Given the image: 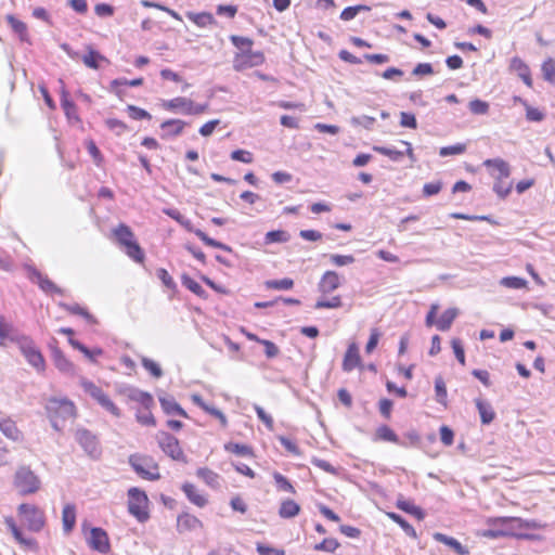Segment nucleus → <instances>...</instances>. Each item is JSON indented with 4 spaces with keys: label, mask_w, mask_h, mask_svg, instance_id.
<instances>
[{
    "label": "nucleus",
    "mask_w": 555,
    "mask_h": 555,
    "mask_svg": "<svg viewBox=\"0 0 555 555\" xmlns=\"http://www.w3.org/2000/svg\"><path fill=\"white\" fill-rule=\"evenodd\" d=\"M111 240L124 250L134 262H139V243L134 238L131 229L120 223L113 229Z\"/></svg>",
    "instance_id": "1"
},
{
    "label": "nucleus",
    "mask_w": 555,
    "mask_h": 555,
    "mask_svg": "<svg viewBox=\"0 0 555 555\" xmlns=\"http://www.w3.org/2000/svg\"><path fill=\"white\" fill-rule=\"evenodd\" d=\"M13 485L20 494L27 495L37 492L41 481L28 466H21L15 472Z\"/></svg>",
    "instance_id": "2"
},
{
    "label": "nucleus",
    "mask_w": 555,
    "mask_h": 555,
    "mask_svg": "<svg viewBox=\"0 0 555 555\" xmlns=\"http://www.w3.org/2000/svg\"><path fill=\"white\" fill-rule=\"evenodd\" d=\"M18 345L27 362L35 367L37 372H43L46 370V361L34 341L26 336H22Z\"/></svg>",
    "instance_id": "3"
},
{
    "label": "nucleus",
    "mask_w": 555,
    "mask_h": 555,
    "mask_svg": "<svg viewBox=\"0 0 555 555\" xmlns=\"http://www.w3.org/2000/svg\"><path fill=\"white\" fill-rule=\"evenodd\" d=\"M80 385L83 388V390L88 395H90L103 409H105L115 416L119 415L118 408L99 386L86 379L85 377L80 378Z\"/></svg>",
    "instance_id": "4"
},
{
    "label": "nucleus",
    "mask_w": 555,
    "mask_h": 555,
    "mask_svg": "<svg viewBox=\"0 0 555 555\" xmlns=\"http://www.w3.org/2000/svg\"><path fill=\"white\" fill-rule=\"evenodd\" d=\"M156 440L159 448L172 460L185 462V455L175 436L166 431H159L156 435Z\"/></svg>",
    "instance_id": "5"
},
{
    "label": "nucleus",
    "mask_w": 555,
    "mask_h": 555,
    "mask_svg": "<svg viewBox=\"0 0 555 555\" xmlns=\"http://www.w3.org/2000/svg\"><path fill=\"white\" fill-rule=\"evenodd\" d=\"M50 418L68 420L75 415V405L67 399L51 398L46 405Z\"/></svg>",
    "instance_id": "6"
},
{
    "label": "nucleus",
    "mask_w": 555,
    "mask_h": 555,
    "mask_svg": "<svg viewBox=\"0 0 555 555\" xmlns=\"http://www.w3.org/2000/svg\"><path fill=\"white\" fill-rule=\"evenodd\" d=\"M18 513L27 524L28 529L35 532L40 531L44 526L43 513L30 504H21L18 506Z\"/></svg>",
    "instance_id": "7"
},
{
    "label": "nucleus",
    "mask_w": 555,
    "mask_h": 555,
    "mask_svg": "<svg viewBox=\"0 0 555 555\" xmlns=\"http://www.w3.org/2000/svg\"><path fill=\"white\" fill-rule=\"evenodd\" d=\"M87 543L90 548L101 554H107L111 550L108 535L106 531L100 527L91 528Z\"/></svg>",
    "instance_id": "8"
},
{
    "label": "nucleus",
    "mask_w": 555,
    "mask_h": 555,
    "mask_svg": "<svg viewBox=\"0 0 555 555\" xmlns=\"http://www.w3.org/2000/svg\"><path fill=\"white\" fill-rule=\"evenodd\" d=\"M76 440L82 449L92 457L100 454L99 443L96 437L87 429H78L76 431Z\"/></svg>",
    "instance_id": "9"
},
{
    "label": "nucleus",
    "mask_w": 555,
    "mask_h": 555,
    "mask_svg": "<svg viewBox=\"0 0 555 555\" xmlns=\"http://www.w3.org/2000/svg\"><path fill=\"white\" fill-rule=\"evenodd\" d=\"M27 271L29 273V279L33 282H36L43 292L49 294H63V291L59 286H56L48 276L43 275L36 268L28 266Z\"/></svg>",
    "instance_id": "10"
},
{
    "label": "nucleus",
    "mask_w": 555,
    "mask_h": 555,
    "mask_svg": "<svg viewBox=\"0 0 555 555\" xmlns=\"http://www.w3.org/2000/svg\"><path fill=\"white\" fill-rule=\"evenodd\" d=\"M401 143L406 147L405 151H398L392 147L378 146V145L373 146V150L382 155L389 157L393 162H400L405 154L410 157V159L412 162H414L415 158H414L413 149H412L411 143H409L406 141H402Z\"/></svg>",
    "instance_id": "11"
},
{
    "label": "nucleus",
    "mask_w": 555,
    "mask_h": 555,
    "mask_svg": "<svg viewBox=\"0 0 555 555\" xmlns=\"http://www.w3.org/2000/svg\"><path fill=\"white\" fill-rule=\"evenodd\" d=\"M51 358L57 370L67 375H75V365L66 358L64 352L57 347H51Z\"/></svg>",
    "instance_id": "12"
},
{
    "label": "nucleus",
    "mask_w": 555,
    "mask_h": 555,
    "mask_svg": "<svg viewBox=\"0 0 555 555\" xmlns=\"http://www.w3.org/2000/svg\"><path fill=\"white\" fill-rule=\"evenodd\" d=\"M4 524L7 525V528L11 531V533L13 534L14 539L21 544L23 545L24 547L26 548H29V550H35L37 548V542L35 539L33 538H26L24 537L23 534V531L21 530V528L17 527V525L15 524L14 519L12 517H5L4 519Z\"/></svg>",
    "instance_id": "13"
},
{
    "label": "nucleus",
    "mask_w": 555,
    "mask_h": 555,
    "mask_svg": "<svg viewBox=\"0 0 555 555\" xmlns=\"http://www.w3.org/2000/svg\"><path fill=\"white\" fill-rule=\"evenodd\" d=\"M131 87H139V78H134L132 80L115 79L111 82L109 91L115 93L121 101H126L128 90Z\"/></svg>",
    "instance_id": "14"
},
{
    "label": "nucleus",
    "mask_w": 555,
    "mask_h": 555,
    "mask_svg": "<svg viewBox=\"0 0 555 555\" xmlns=\"http://www.w3.org/2000/svg\"><path fill=\"white\" fill-rule=\"evenodd\" d=\"M230 40L233 43V46L241 51V54L236 55L235 64H234L235 69L240 70L241 65H238V60L242 56H245L247 53H250L254 42L250 38L242 37V36H237V35H231Z\"/></svg>",
    "instance_id": "15"
},
{
    "label": "nucleus",
    "mask_w": 555,
    "mask_h": 555,
    "mask_svg": "<svg viewBox=\"0 0 555 555\" xmlns=\"http://www.w3.org/2000/svg\"><path fill=\"white\" fill-rule=\"evenodd\" d=\"M159 403L167 415H179L182 417H189L188 413L171 396H160Z\"/></svg>",
    "instance_id": "16"
},
{
    "label": "nucleus",
    "mask_w": 555,
    "mask_h": 555,
    "mask_svg": "<svg viewBox=\"0 0 555 555\" xmlns=\"http://www.w3.org/2000/svg\"><path fill=\"white\" fill-rule=\"evenodd\" d=\"M361 363V358L359 354V348L356 343H352L348 346V349L345 353L343 361V370L345 372H351L353 369L359 366Z\"/></svg>",
    "instance_id": "17"
},
{
    "label": "nucleus",
    "mask_w": 555,
    "mask_h": 555,
    "mask_svg": "<svg viewBox=\"0 0 555 555\" xmlns=\"http://www.w3.org/2000/svg\"><path fill=\"white\" fill-rule=\"evenodd\" d=\"M339 285V275L335 271H326L319 283V291L323 294H328L337 289Z\"/></svg>",
    "instance_id": "18"
},
{
    "label": "nucleus",
    "mask_w": 555,
    "mask_h": 555,
    "mask_svg": "<svg viewBox=\"0 0 555 555\" xmlns=\"http://www.w3.org/2000/svg\"><path fill=\"white\" fill-rule=\"evenodd\" d=\"M61 106L65 113V116L69 121H80V118L77 114V106L76 104L69 99L68 91L62 87L61 90Z\"/></svg>",
    "instance_id": "19"
},
{
    "label": "nucleus",
    "mask_w": 555,
    "mask_h": 555,
    "mask_svg": "<svg viewBox=\"0 0 555 555\" xmlns=\"http://www.w3.org/2000/svg\"><path fill=\"white\" fill-rule=\"evenodd\" d=\"M202 526V521L197 517L186 513L180 515L177 519V529L179 532L196 530Z\"/></svg>",
    "instance_id": "20"
},
{
    "label": "nucleus",
    "mask_w": 555,
    "mask_h": 555,
    "mask_svg": "<svg viewBox=\"0 0 555 555\" xmlns=\"http://www.w3.org/2000/svg\"><path fill=\"white\" fill-rule=\"evenodd\" d=\"M434 539L437 542L443 543L451 547L457 555H469L468 548L463 546L456 539L452 537L436 532L434 533Z\"/></svg>",
    "instance_id": "21"
},
{
    "label": "nucleus",
    "mask_w": 555,
    "mask_h": 555,
    "mask_svg": "<svg viewBox=\"0 0 555 555\" xmlns=\"http://www.w3.org/2000/svg\"><path fill=\"white\" fill-rule=\"evenodd\" d=\"M476 408L480 415V421L483 425H489L495 418V412L491 405V403L483 401L481 399L475 400Z\"/></svg>",
    "instance_id": "22"
},
{
    "label": "nucleus",
    "mask_w": 555,
    "mask_h": 555,
    "mask_svg": "<svg viewBox=\"0 0 555 555\" xmlns=\"http://www.w3.org/2000/svg\"><path fill=\"white\" fill-rule=\"evenodd\" d=\"M185 126L186 122L180 119H168L160 125V128L164 131V137H175L179 135Z\"/></svg>",
    "instance_id": "23"
},
{
    "label": "nucleus",
    "mask_w": 555,
    "mask_h": 555,
    "mask_svg": "<svg viewBox=\"0 0 555 555\" xmlns=\"http://www.w3.org/2000/svg\"><path fill=\"white\" fill-rule=\"evenodd\" d=\"M0 430L7 438L13 441H17L21 437V431L15 422L10 417L0 420Z\"/></svg>",
    "instance_id": "24"
},
{
    "label": "nucleus",
    "mask_w": 555,
    "mask_h": 555,
    "mask_svg": "<svg viewBox=\"0 0 555 555\" xmlns=\"http://www.w3.org/2000/svg\"><path fill=\"white\" fill-rule=\"evenodd\" d=\"M63 529L69 533L76 524V507L74 504H66L62 512Z\"/></svg>",
    "instance_id": "25"
},
{
    "label": "nucleus",
    "mask_w": 555,
    "mask_h": 555,
    "mask_svg": "<svg viewBox=\"0 0 555 555\" xmlns=\"http://www.w3.org/2000/svg\"><path fill=\"white\" fill-rule=\"evenodd\" d=\"M511 68L518 74V76L528 87L532 86L529 67L519 57L512 59Z\"/></svg>",
    "instance_id": "26"
},
{
    "label": "nucleus",
    "mask_w": 555,
    "mask_h": 555,
    "mask_svg": "<svg viewBox=\"0 0 555 555\" xmlns=\"http://www.w3.org/2000/svg\"><path fill=\"white\" fill-rule=\"evenodd\" d=\"M182 490L185 493L186 498L190 500V502H192L196 506L203 507L206 505V498L197 491L194 485L185 482L182 486Z\"/></svg>",
    "instance_id": "27"
},
{
    "label": "nucleus",
    "mask_w": 555,
    "mask_h": 555,
    "mask_svg": "<svg viewBox=\"0 0 555 555\" xmlns=\"http://www.w3.org/2000/svg\"><path fill=\"white\" fill-rule=\"evenodd\" d=\"M459 314V310L456 308H450V309H447L441 315L440 318L437 320L436 322V326L439 331L441 332H446L448 331L453 321L455 320V318L457 317Z\"/></svg>",
    "instance_id": "28"
},
{
    "label": "nucleus",
    "mask_w": 555,
    "mask_h": 555,
    "mask_svg": "<svg viewBox=\"0 0 555 555\" xmlns=\"http://www.w3.org/2000/svg\"><path fill=\"white\" fill-rule=\"evenodd\" d=\"M7 21L14 30V33L18 35L21 41L29 42L27 25L24 22L15 18L11 14L7 15Z\"/></svg>",
    "instance_id": "29"
},
{
    "label": "nucleus",
    "mask_w": 555,
    "mask_h": 555,
    "mask_svg": "<svg viewBox=\"0 0 555 555\" xmlns=\"http://www.w3.org/2000/svg\"><path fill=\"white\" fill-rule=\"evenodd\" d=\"M300 512V506L293 500H284L281 503L279 515L282 518L289 519L297 516Z\"/></svg>",
    "instance_id": "30"
},
{
    "label": "nucleus",
    "mask_w": 555,
    "mask_h": 555,
    "mask_svg": "<svg viewBox=\"0 0 555 555\" xmlns=\"http://www.w3.org/2000/svg\"><path fill=\"white\" fill-rule=\"evenodd\" d=\"M0 338L17 341L18 344L21 340L17 331L11 323H8L2 315H0Z\"/></svg>",
    "instance_id": "31"
},
{
    "label": "nucleus",
    "mask_w": 555,
    "mask_h": 555,
    "mask_svg": "<svg viewBox=\"0 0 555 555\" xmlns=\"http://www.w3.org/2000/svg\"><path fill=\"white\" fill-rule=\"evenodd\" d=\"M186 16L198 27H207L209 25L216 24L215 17L212 16L211 13H208V12H201V13L188 12Z\"/></svg>",
    "instance_id": "32"
},
{
    "label": "nucleus",
    "mask_w": 555,
    "mask_h": 555,
    "mask_svg": "<svg viewBox=\"0 0 555 555\" xmlns=\"http://www.w3.org/2000/svg\"><path fill=\"white\" fill-rule=\"evenodd\" d=\"M483 165L488 168H495L499 171L498 178H508L511 175L509 165L501 158L487 159L483 162Z\"/></svg>",
    "instance_id": "33"
},
{
    "label": "nucleus",
    "mask_w": 555,
    "mask_h": 555,
    "mask_svg": "<svg viewBox=\"0 0 555 555\" xmlns=\"http://www.w3.org/2000/svg\"><path fill=\"white\" fill-rule=\"evenodd\" d=\"M191 105V100L186 98H175L172 100L166 101L164 103V107L169 111H180L181 113H188L189 106Z\"/></svg>",
    "instance_id": "34"
},
{
    "label": "nucleus",
    "mask_w": 555,
    "mask_h": 555,
    "mask_svg": "<svg viewBox=\"0 0 555 555\" xmlns=\"http://www.w3.org/2000/svg\"><path fill=\"white\" fill-rule=\"evenodd\" d=\"M397 507L408 514L415 516L418 520L424 519V511L406 500H398Z\"/></svg>",
    "instance_id": "35"
},
{
    "label": "nucleus",
    "mask_w": 555,
    "mask_h": 555,
    "mask_svg": "<svg viewBox=\"0 0 555 555\" xmlns=\"http://www.w3.org/2000/svg\"><path fill=\"white\" fill-rule=\"evenodd\" d=\"M291 240V235L288 232L284 230H272L266 233L264 243H286Z\"/></svg>",
    "instance_id": "36"
},
{
    "label": "nucleus",
    "mask_w": 555,
    "mask_h": 555,
    "mask_svg": "<svg viewBox=\"0 0 555 555\" xmlns=\"http://www.w3.org/2000/svg\"><path fill=\"white\" fill-rule=\"evenodd\" d=\"M195 235L204 243L206 244L207 246H210V247H214V248H220V249H223L225 251H232V248L219 241H216L211 237H209L205 232H203L202 230L199 229H196L194 231Z\"/></svg>",
    "instance_id": "37"
},
{
    "label": "nucleus",
    "mask_w": 555,
    "mask_h": 555,
    "mask_svg": "<svg viewBox=\"0 0 555 555\" xmlns=\"http://www.w3.org/2000/svg\"><path fill=\"white\" fill-rule=\"evenodd\" d=\"M166 215L176 220L179 224H181L185 230L190 232H194L193 224L190 219L184 217L178 209L169 208L165 210Z\"/></svg>",
    "instance_id": "38"
},
{
    "label": "nucleus",
    "mask_w": 555,
    "mask_h": 555,
    "mask_svg": "<svg viewBox=\"0 0 555 555\" xmlns=\"http://www.w3.org/2000/svg\"><path fill=\"white\" fill-rule=\"evenodd\" d=\"M141 365L153 376L154 378H160L164 375L160 365L152 359L141 357Z\"/></svg>",
    "instance_id": "39"
},
{
    "label": "nucleus",
    "mask_w": 555,
    "mask_h": 555,
    "mask_svg": "<svg viewBox=\"0 0 555 555\" xmlns=\"http://www.w3.org/2000/svg\"><path fill=\"white\" fill-rule=\"evenodd\" d=\"M376 437L380 440L399 443L401 446H405L404 443L399 441L398 436L395 434V431L388 427L387 425H383L377 428L376 430Z\"/></svg>",
    "instance_id": "40"
},
{
    "label": "nucleus",
    "mask_w": 555,
    "mask_h": 555,
    "mask_svg": "<svg viewBox=\"0 0 555 555\" xmlns=\"http://www.w3.org/2000/svg\"><path fill=\"white\" fill-rule=\"evenodd\" d=\"M242 62L238 63L241 65V68L243 66H257L260 65L264 61V56L261 52H254L250 50V53H247L245 56L241 57Z\"/></svg>",
    "instance_id": "41"
},
{
    "label": "nucleus",
    "mask_w": 555,
    "mask_h": 555,
    "mask_svg": "<svg viewBox=\"0 0 555 555\" xmlns=\"http://www.w3.org/2000/svg\"><path fill=\"white\" fill-rule=\"evenodd\" d=\"M370 10H371V8L369 5H365V4H358V5H353V7H347L340 13V20L346 21V22L347 21H351V20H353L357 16L358 13H360V12H367Z\"/></svg>",
    "instance_id": "42"
},
{
    "label": "nucleus",
    "mask_w": 555,
    "mask_h": 555,
    "mask_svg": "<svg viewBox=\"0 0 555 555\" xmlns=\"http://www.w3.org/2000/svg\"><path fill=\"white\" fill-rule=\"evenodd\" d=\"M128 495L130 498L128 511L132 516L139 519V487L130 488Z\"/></svg>",
    "instance_id": "43"
},
{
    "label": "nucleus",
    "mask_w": 555,
    "mask_h": 555,
    "mask_svg": "<svg viewBox=\"0 0 555 555\" xmlns=\"http://www.w3.org/2000/svg\"><path fill=\"white\" fill-rule=\"evenodd\" d=\"M264 284L270 289L288 291L293 288L294 281L289 278H284L282 280H269Z\"/></svg>",
    "instance_id": "44"
},
{
    "label": "nucleus",
    "mask_w": 555,
    "mask_h": 555,
    "mask_svg": "<svg viewBox=\"0 0 555 555\" xmlns=\"http://www.w3.org/2000/svg\"><path fill=\"white\" fill-rule=\"evenodd\" d=\"M388 516L391 520L398 524L409 537L414 539L416 538L415 529L401 515L396 513H388Z\"/></svg>",
    "instance_id": "45"
},
{
    "label": "nucleus",
    "mask_w": 555,
    "mask_h": 555,
    "mask_svg": "<svg viewBox=\"0 0 555 555\" xmlns=\"http://www.w3.org/2000/svg\"><path fill=\"white\" fill-rule=\"evenodd\" d=\"M196 475L210 487L219 486V476L208 468H199Z\"/></svg>",
    "instance_id": "46"
},
{
    "label": "nucleus",
    "mask_w": 555,
    "mask_h": 555,
    "mask_svg": "<svg viewBox=\"0 0 555 555\" xmlns=\"http://www.w3.org/2000/svg\"><path fill=\"white\" fill-rule=\"evenodd\" d=\"M182 285L199 297H205L206 292L195 280L189 275L182 276Z\"/></svg>",
    "instance_id": "47"
},
{
    "label": "nucleus",
    "mask_w": 555,
    "mask_h": 555,
    "mask_svg": "<svg viewBox=\"0 0 555 555\" xmlns=\"http://www.w3.org/2000/svg\"><path fill=\"white\" fill-rule=\"evenodd\" d=\"M435 391L437 402L446 405L447 404V387L441 376L435 379Z\"/></svg>",
    "instance_id": "48"
},
{
    "label": "nucleus",
    "mask_w": 555,
    "mask_h": 555,
    "mask_svg": "<svg viewBox=\"0 0 555 555\" xmlns=\"http://www.w3.org/2000/svg\"><path fill=\"white\" fill-rule=\"evenodd\" d=\"M500 284L507 288L520 289L526 287L527 281L518 276H506L501 280Z\"/></svg>",
    "instance_id": "49"
},
{
    "label": "nucleus",
    "mask_w": 555,
    "mask_h": 555,
    "mask_svg": "<svg viewBox=\"0 0 555 555\" xmlns=\"http://www.w3.org/2000/svg\"><path fill=\"white\" fill-rule=\"evenodd\" d=\"M225 450L241 456L253 455L251 449L246 444L229 442L224 446Z\"/></svg>",
    "instance_id": "50"
},
{
    "label": "nucleus",
    "mask_w": 555,
    "mask_h": 555,
    "mask_svg": "<svg viewBox=\"0 0 555 555\" xmlns=\"http://www.w3.org/2000/svg\"><path fill=\"white\" fill-rule=\"evenodd\" d=\"M468 108L475 115H486L489 112V103L479 99H475L469 102Z\"/></svg>",
    "instance_id": "51"
},
{
    "label": "nucleus",
    "mask_w": 555,
    "mask_h": 555,
    "mask_svg": "<svg viewBox=\"0 0 555 555\" xmlns=\"http://www.w3.org/2000/svg\"><path fill=\"white\" fill-rule=\"evenodd\" d=\"M104 57L94 50H90L87 54L82 56V62L86 66L96 69L99 68V61L103 60Z\"/></svg>",
    "instance_id": "52"
},
{
    "label": "nucleus",
    "mask_w": 555,
    "mask_h": 555,
    "mask_svg": "<svg viewBox=\"0 0 555 555\" xmlns=\"http://www.w3.org/2000/svg\"><path fill=\"white\" fill-rule=\"evenodd\" d=\"M542 75L546 81L555 83V62L552 59L542 64Z\"/></svg>",
    "instance_id": "53"
},
{
    "label": "nucleus",
    "mask_w": 555,
    "mask_h": 555,
    "mask_svg": "<svg viewBox=\"0 0 555 555\" xmlns=\"http://www.w3.org/2000/svg\"><path fill=\"white\" fill-rule=\"evenodd\" d=\"M273 478H274V481H275L279 490L289 492V493H295V489H294L293 485L282 474L274 473Z\"/></svg>",
    "instance_id": "54"
},
{
    "label": "nucleus",
    "mask_w": 555,
    "mask_h": 555,
    "mask_svg": "<svg viewBox=\"0 0 555 555\" xmlns=\"http://www.w3.org/2000/svg\"><path fill=\"white\" fill-rule=\"evenodd\" d=\"M466 151V145L463 143H457L455 145L443 146L439 151V155L441 157H447L451 155H461Z\"/></svg>",
    "instance_id": "55"
},
{
    "label": "nucleus",
    "mask_w": 555,
    "mask_h": 555,
    "mask_svg": "<svg viewBox=\"0 0 555 555\" xmlns=\"http://www.w3.org/2000/svg\"><path fill=\"white\" fill-rule=\"evenodd\" d=\"M105 124L107 128L114 131L117 135H121L128 129L127 125L124 121L116 118H108L106 119Z\"/></svg>",
    "instance_id": "56"
},
{
    "label": "nucleus",
    "mask_w": 555,
    "mask_h": 555,
    "mask_svg": "<svg viewBox=\"0 0 555 555\" xmlns=\"http://www.w3.org/2000/svg\"><path fill=\"white\" fill-rule=\"evenodd\" d=\"M504 178H496V182L493 185V191L499 197L505 198L512 191V183H504Z\"/></svg>",
    "instance_id": "57"
},
{
    "label": "nucleus",
    "mask_w": 555,
    "mask_h": 555,
    "mask_svg": "<svg viewBox=\"0 0 555 555\" xmlns=\"http://www.w3.org/2000/svg\"><path fill=\"white\" fill-rule=\"evenodd\" d=\"M330 260L334 266H337V267L348 266L356 261V259L352 255H337V254L330 255Z\"/></svg>",
    "instance_id": "58"
},
{
    "label": "nucleus",
    "mask_w": 555,
    "mask_h": 555,
    "mask_svg": "<svg viewBox=\"0 0 555 555\" xmlns=\"http://www.w3.org/2000/svg\"><path fill=\"white\" fill-rule=\"evenodd\" d=\"M350 122L352 126H361L365 129H372L375 118L367 115L353 116Z\"/></svg>",
    "instance_id": "59"
},
{
    "label": "nucleus",
    "mask_w": 555,
    "mask_h": 555,
    "mask_svg": "<svg viewBox=\"0 0 555 555\" xmlns=\"http://www.w3.org/2000/svg\"><path fill=\"white\" fill-rule=\"evenodd\" d=\"M451 346L454 352V356L456 360L462 364L465 365V351L462 344V340L459 338H453L451 340Z\"/></svg>",
    "instance_id": "60"
},
{
    "label": "nucleus",
    "mask_w": 555,
    "mask_h": 555,
    "mask_svg": "<svg viewBox=\"0 0 555 555\" xmlns=\"http://www.w3.org/2000/svg\"><path fill=\"white\" fill-rule=\"evenodd\" d=\"M67 311H69L73 314H78L83 317L88 322H94L93 317L82 307L79 305H62Z\"/></svg>",
    "instance_id": "61"
},
{
    "label": "nucleus",
    "mask_w": 555,
    "mask_h": 555,
    "mask_svg": "<svg viewBox=\"0 0 555 555\" xmlns=\"http://www.w3.org/2000/svg\"><path fill=\"white\" fill-rule=\"evenodd\" d=\"M400 125L404 128L416 129L417 121L416 117L412 113L401 112L400 114Z\"/></svg>",
    "instance_id": "62"
},
{
    "label": "nucleus",
    "mask_w": 555,
    "mask_h": 555,
    "mask_svg": "<svg viewBox=\"0 0 555 555\" xmlns=\"http://www.w3.org/2000/svg\"><path fill=\"white\" fill-rule=\"evenodd\" d=\"M339 546L335 539H324L321 543L315 545L317 551L334 552Z\"/></svg>",
    "instance_id": "63"
},
{
    "label": "nucleus",
    "mask_w": 555,
    "mask_h": 555,
    "mask_svg": "<svg viewBox=\"0 0 555 555\" xmlns=\"http://www.w3.org/2000/svg\"><path fill=\"white\" fill-rule=\"evenodd\" d=\"M257 552L260 555H285V551L282 548H275L260 543L257 545Z\"/></svg>",
    "instance_id": "64"
}]
</instances>
